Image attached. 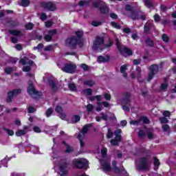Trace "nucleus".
<instances>
[{
  "instance_id": "obj_1",
  "label": "nucleus",
  "mask_w": 176,
  "mask_h": 176,
  "mask_svg": "<svg viewBox=\"0 0 176 176\" xmlns=\"http://www.w3.org/2000/svg\"><path fill=\"white\" fill-rule=\"evenodd\" d=\"M116 49L118 50V52H119L120 54H121V56H124V53H125V54H126L129 56H133V50H131V49H130L129 47H124L122 48V43H120V41H119L118 38H116Z\"/></svg>"
},
{
  "instance_id": "obj_2",
  "label": "nucleus",
  "mask_w": 176,
  "mask_h": 176,
  "mask_svg": "<svg viewBox=\"0 0 176 176\" xmlns=\"http://www.w3.org/2000/svg\"><path fill=\"white\" fill-rule=\"evenodd\" d=\"M65 45L72 50H75L78 45H80V40L76 38L75 36H70L65 41Z\"/></svg>"
},
{
  "instance_id": "obj_3",
  "label": "nucleus",
  "mask_w": 176,
  "mask_h": 176,
  "mask_svg": "<svg viewBox=\"0 0 176 176\" xmlns=\"http://www.w3.org/2000/svg\"><path fill=\"white\" fill-rule=\"evenodd\" d=\"M104 43H105V39H104V37L96 36L92 45L93 50L94 52L102 50V47H101L104 45Z\"/></svg>"
},
{
  "instance_id": "obj_4",
  "label": "nucleus",
  "mask_w": 176,
  "mask_h": 176,
  "mask_svg": "<svg viewBox=\"0 0 176 176\" xmlns=\"http://www.w3.org/2000/svg\"><path fill=\"white\" fill-rule=\"evenodd\" d=\"M151 159V155H146V157H142L140 159L138 168L139 170H148L149 162L148 160Z\"/></svg>"
},
{
  "instance_id": "obj_5",
  "label": "nucleus",
  "mask_w": 176,
  "mask_h": 176,
  "mask_svg": "<svg viewBox=\"0 0 176 176\" xmlns=\"http://www.w3.org/2000/svg\"><path fill=\"white\" fill-rule=\"evenodd\" d=\"M27 93L29 94L30 96H32L34 94V96H38V97H41L42 92L36 90L35 89V85H34V83L32 81L28 82V86L27 87Z\"/></svg>"
},
{
  "instance_id": "obj_6",
  "label": "nucleus",
  "mask_w": 176,
  "mask_h": 176,
  "mask_svg": "<svg viewBox=\"0 0 176 176\" xmlns=\"http://www.w3.org/2000/svg\"><path fill=\"white\" fill-rule=\"evenodd\" d=\"M19 94H21V89H14L8 92L7 94V99L6 102L8 104H10L12 101H13L14 97H17Z\"/></svg>"
},
{
  "instance_id": "obj_7",
  "label": "nucleus",
  "mask_w": 176,
  "mask_h": 176,
  "mask_svg": "<svg viewBox=\"0 0 176 176\" xmlns=\"http://www.w3.org/2000/svg\"><path fill=\"white\" fill-rule=\"evenodd\" d=\"M41 7L49 12H54L57 10V6L53 1H43L41 3Z\"/></svg>"
},
{
  "instance_id": "obj_8",
  "label": "nucleus",
  "mask_w": 176,
  "mask_h": 176,
  "mask_svg": "<svg viewBox=\"0 0 176 176\" xmlns=\"http://www.w3.org/2000/svg\"><path fill=\"white\" fill-rule=\"evenodd\" d=\"M131 19L132 20H142V21H145L146 20V15L142 14V12L141 11L134 10L131 12Z\"/></svg>"
},
{
  "instance_id": "obj_9",
  "label": "nucleus",
  "mask_w": 176,
  "mask_h": 176,
  "mask_svg": "<svg viewBox=\"0 0 176 176\" xmlns=\"http://www.w3.org/2000/svg\"><path fill=\"white\" fill-rule=\"evenodd\" d=\"M69 162H62L59 166L60 176H68V172L69 171Z\"/></svg>"
},
{
  "instance_id": "obj_10",
  "label": "nucleus",
  "mask_w": 176,
  "mask_h": 176,
  "mask_svg": "<svg viewBox=\"0 0 176 176\" xmlns=\"http://www.w3.org/2000/svg\"><path fill=\"white\" fill-rule=\"evenodd\" d=\"M61 69L66 74H74L76 71V65L72 63H65L64 67Z\"/></svg>"
},
{
  "instance_id": "obj_11",
  "label": "nucleus",
  "mask_w": 176,
  "mask_h": 176,
  "mask_svg": "<svg viewBox=\"0 0 176 176\" xmlns=\"http://www.w3.org/2000/svg\"><path fill=\"white\" fill-rule=\"evenodd\" d=\"M100 166L103 171L109 173L112 168L111 167V160L108 158L100 160Z\"/></svg>"
},
{
  "instance_id": "obj_12",
  "label": "nucleus",
  "mask_w": 176,
  "mask_h": 176,
  "mask_svg": "<svg viewBox=\"0 0 176 176\" xmlns=\"http://www.w3.org/2000/svg\"><path fill=\"white\" fill-rule=\"evenodd\" d=\"M148 69H150V72L148 74V80H152L155 75L159 72V65L153 64L148 67Z\"/></svg>"
},
{
  "instance_id": "obj_13",
  "label": "nucleus",
  "mask_w": 176,
  "mask_h": 176,
  "mask_svg": "<svg viewBox=\"0 0 176 176\" xmlns=\"http://www.w3.org/2000/svg\"><path fill=\"white\" fill-rule=\"evenodd\" d=\"M72 163L73 166L79 170H82V168H85L87 166V161L86 160H74Z\"/></svg>"
},
{
  "instance_id": "obj_14",
  "label": "nucleus",
  "mask_w": 176,
  "mask_h": 176,
  "mask_svg": "<svg viewBox=\"0 0 176 176\" xmlns=\"http://www.w3.org/2000/svg\"><path fill=\"white\" fill-rule=\"evenodd\" d=\"M8 32L10 35H13V37H11L12 43H17L19 42V40H17L16 36H23L21 31L18 30H8Z\"/></svg>"
},
{
  "instance_id": "obj_15",
  "label": "nucleus",
  "mask_w": 176,
  "mask_h": 176,
  "mask_svg": "<svg viewBox=\"0 0 176 176\" xmlns=\"http://www.w3.org/2000/svg\"><path fill=\"white\" fill-rule=\"evenodd\" d=\"M122 96H124V98L122 100V104L128 105V104L131 102V94H130V92H125L122 94Z\"/></svg>"
},
{
  "instance_id": "obj_16",
  "label": "nucleus",
  "mask_w": 176,
  "mask_h": 176,
  "mask_svg": "<svg viewBox=\"0 0 176 176\" xmlns=\"http://www.w3.org/2000/svg\"><path fill=\"white\" fill-rule=\"evenodd\" d=\"M118 162L116 160H113L112 162V166H113V170H114V172L116 173L117 174H120L121 173H123L124 171V167H122V168L118 167L117 166Z\"/></svg>"
},
{
  "instance_id": "obj_17",
  "label": "nucleus",
  "mask_w": 176,
  "mask_h": 176,
  "mask_svg": "<svg viewBox=\"0 0 176 176\" xmlns=\"http://www.w3.org/2000/svg\"><path fill=\"white\" fill-rule=\"evenodd\" d=\"M48 85L51 88L52 91H53V93H56L57 90H58V87H57V84H56V82L54 80H49Z\"/></svg>"
},
{
  "instance_id": "obj_18",
  "label": "nucleus",
  "mask_w": 176,
  "mask_h": 176,
  "mask_svg": "<svg viewBox=\"0 0 176 176\" xmlns=\"http://www.w3.org/2000/svg\"><path fill=\"white\" fill-rule=\"evenodd\" d=\"M122 129H118L114 131V135L116 138H114L117 141L122 142Z\"/></svg>"
},
{
  "instance_id": "obj_19",
  "label": "nucleus",
  "mask_w": 176,
  "mask_h": 176,
  "mask_svg": "<svg viewBox=\"0 0 176 176\" xmlns=\"http://www.w3.org/2000/svg\"><path fill=\"white\" fill-rule=\"evenodd\" d=\"M110 58L109 55H105V56L100 55L98 56V63H108Z\"/></svg>"
},
{
  "instance_id": "obj_20",
  "label": "nucleus",
  "mask_w": 176,
  "mask_h": 176,
  "mask_svg": "<svg viewBox=\"0 0 176 176\" xmlns=\"http://www.w3.org/2000/svg\"><path fill=\"white\" fill-rule=\"evenodd\" d=\"M90 127H93V124H87L84 125L80 131V133H82L83 135H85V134H87Z\"/></svg>"
},
{
  "instance_id": "obj_21",
  "label": "nucleus",
  "mask_w": 176,
  "mask_h": 176,
  "mask_svg": "<svg viewBox=\"0 0 176 176\" xmlns=\"http://www.w3.org/2000/svg\"><path fill=\"white\" fill-rule=\"evenodd\" d=\"M100 12L102 14H108L109 13V8L107 5H102L99 8Z\"/></svg>"
},
{
  "instance_id": "obj_22",
  "label": "nucleus",
  "mask_w": 176,
  "mask_h": 176,
  "mask_svg": "<svg viewBox=\"0 0 176 176\" xmlns=\"http://www.w3.org/2000/svg\"><path fill=\"white\" fill-rule=\"evenodd\" d=\"M144 42L146 45V46H148V47H155V42H153V40H152L151 38V37H148L147 38H146Z\"/></svg>"
},
{
  "instance_id": "obj_23",
  "label": "nucleus",
  "mask_w": 176,
  "mask_h": 176,
  "mask_svg": "<svg viewBox=\"0 0 176 176\" xmlns=\"http://www.w3.org/2000/svg\"><path fill=\"white\" fill-rule=\"evenodd\" d=\"M151 28H152V25L149 23H146L144 27V32L146 34V35L149 34Z\"/></svg>"
},
{
  "instance_id": "obj_24",
  "label": "nucleus",
  "mask_w": 176,
  "mask_h": 176,
  "mask_svg": "<svg viewBox=\"0 0 176 176\" xmlns=\"http://www.w3.org/2000/svg\"><path fill=\"white\" fill-rule=\"evenodd\" d=\"M140 122H142L144 124H149L151 123V120L146 116H141L140 118Z\"/></svg>"
},
{
  "instance_id": "obj_25",
  "label": "nucleus",
  "mask_w": 176,
  "mask_h": 176,
  "mask_svg": "<svg viewBox=\"0 0 176 176\" xmlns=\"http://www.w3.org/2000/svg\"><path fill=\"white\" fill-rule=\"evenodd\" d=\"M30 3H31L30 0H21L19 6H23V8H28V6H30Z\"/></svg>"
},
{
  "instance_id": "obj_26",
  "label": "nucleus",
  "mask_w": 176,
  "mask_h": 176,
  "mask_svg": "<svg viewBox=\"0 0 176 176\" xmlns=\"http://www.w3.org/2000/svg\"><path fill=\"white\" fill-rule=\"evenodd\" d=\"M84 85L85 86H89V87H93V86L96 85V82L94 80H89L85 81Z\"/></svg>"
},
{
  "instance_id": "obj_27",
  "label": "nucleus",
  "mask_w": 176,
  "mask_h": 176,
  "mask_svg": "<svg viewBox=\"0 0 176 176\" xmlns=\"http://www.w3.org/2000/svg\"><path fill=\"white\" fill-rule=\"evenodd\" d=\"M25 28L28 31H31V30H34V23L29 22V23L25 24Z\"/></svg>"
},
{
  "instance_id": "obj_28",
  "label": "nucleus",
  "mask_w": 176,
  "mask_h": 176,
  "mask_svg": "<svg viewBox=\"0 0 176 176\" xmlns=\"http://www.w3.org/2000/svg\"><path fill=\"white\" fill-rule=\"evenodd\" d=\"M75 34H76V39H78L79 41H80V39L83 38V31L78 30L75 32Z\"/></svg>"
},
{
  "instance_id": "obj_29",
  "label": "nucleus",
  "mask_w": 176,
  "mask_h": 176,
  "mask_svg": "<svg viewBox=\"0 0 176 176\" xmlns=\"http://www.w3.org/2000/svg\"><path fill=\"white\" fill-rule=\"evenodd\" d=\"M53 112H54V110H53V108L50 107L49 109H47L45 112V116L47 118H50L52 115H53Z\"/></svg>"
},
{
  "instance_id": "obj_30",
  "label": "nucleus",
  "mask_w": 176,
  "mask_h": 176,
  "mask_svg": "<svg viewBox=\"0 0 176 176\" xmlns=\"http://www.w3.org/2000/svg\"><path fill=\"white\" fill-rule=\"evenodd\" d=\"M153 159L154 160V166L157 167V168H159L160 166V160H159L156 156H154Z\"/></svg>"
},
{
  "instance_id": "obj_31",
  "label": "nucleus",
  "mask_w": 176,
  "mask_h": 176,
  "mask_svg": "<svg viewBox=\"0 0 176 176\" xmlns=\"http://www.w3.org/2000/svg\"><path fill=\"white\" fill-rule=\"evenodd\" d=\"M55 112L58 114L63 113V112H64V109H63V107L56 105L55 107Z\"/></svg>"
},
{
  "instance_id": "obj_32",
  "label": "nucleus",
  "mask_w": 176,
  "mask_h": 176,
  "mask_svg": "<svg viewBox=\"0 0 176 176\" xmlns=\"http://www.w3.org/2000/svg\"><path fill=\"white\" fill-rule=\"evenodd\" d=\"M74 147H72L69 145H67L65 153H72L74 152Z\"/></svg>"
},
{
  "instance_id": "obj_33",
  "label": "nucleus",
  "mask_w": 176,
  "mask_h": 176,
  "mask_svg": "<svg viewBox=\"0 0 176 176\" xmlns=\"http://www.w3.org/2000/svg\"><path fill=\"white\" fill-rule=\"evenodd\" d=\"M16 137H21V135H25L27 134V131L25 130H19L15 133Z\"/></svg>"
},
{
  "instance_id": "obj_34",
  "label": "nucleus",
  "mask_w": 176,
  "mask_h": 176,
  "mask_svg": "<svg viewBox=\"0 0 176 176\" xmlns=\"http://www.w3.org/2000/svg\"><path fill=\"white\" fill-rule=\"evenodd\" d=\"M80 120V116H79L78 115H75L72 118V123H78V122H79Z\"/></svg>"
},
{
  "instance_id": "obj_35",
  "label": "nucleus",
  "mask_w": 176,
  "mask_h": 176,
  "mask_svg": "<svg viewBox=\"0 0 176 176\" xmlns=\"http://www.w3.org/2000/svg\"><path fill=\"white\" fill-rule=\"evenodd\" d=\"M119 140H117L116 139H111L110 140V144L111 145H112L113 146H119Z\"/></svg>"
},
{
  "instance_id": "obj_36",
  "label": "nucleus",
  "mask_w": 176,
  "mask_h": 176,
  "mask_svg": "<svg viewBox=\"0 0 176 176\" xmlns=\"http://www.w3.org/2000/svg\"><path fill=\"white\" fill-rule=\"evenodd\" d=\"M144 5L148 8H153V3L151 0H144Z\"/></svg>"
},
{
  "instance_id": "obj_37",
  "label": "nucleus",
  "mask_w": 176,
  "mask_h": 176,
  "mask_svg": "<svg viewBox=\"0 0 176 176\" xmlns=\"http://www.w3.org/2000/svg\"><path fill=\"white\" fill-rule=\"evenodd\" d=\"M89 3H90L86 0H80L78 3V5H79V6L83 7V6H85H85H89Z\"/></svg>"
},
{
  "instance_id": "obj_38",
  "label": "nucleus",
  "mask_w": 176,
  "mask_h": 176,
  "mask_svg": "<svg viewBox=\"0 0 176 176\" xmlns=\"http://www.w3.org/2000/svg\"><path fill=\"white\" fill-rule=\"evenodd\" d=\"M111 27H113V28H116V30H120V28H122V26H120V25L116 23V22H115V21H111Z\"/></svg>"
},
{
  "instance_id": "obj_39",
  "label": "nucleus",
  "mask_w": 176,
  "mask_h": 176,
  "mask_svg": "<svg viewBox=\"0 0 176 176\" xmlns=\"http://www.w3.org/2000/svg\"><path fill=\"white\" fill-rule=\"evenodd\" d=\"M57 34V30L56 29H53L51 30L48 31V34L53 38V36H54V35H56Z\"/></svg>"
},
{
  "instance_id": "obj_40",
  "label": "nucleus",
  "mask_w": 176,
  "mask_h": 176,
  "mask_svg": "<svg viewBox=\"0 0 176 176\" xmlns=\"http://www.w3.org/2000/svg\"><path fill=\"white\" fill-rule=\"evenodd\" d=\"M91 25H93V27H100V25H102V22L97 21H93L91 22Z\"/></svg>"
},
{
  "instance_id": "obj_41",
  "label": "nucleus",
  "mask_w": 176,
  "mask_h": 176,
  "mask_svg": "<svg viewBox=\"0 0 176 176\" xmlns=\"http://www.w3.org/2000/svg\"><path fill=\"white\" fill-rule=\"evenodd\" d=\"M138 135L140 138H145V137H146V133H145L144 131L140 130L138 133Z\"/></svg>"
},
{
  "instance_id": "obj_42",
  "label": "nucleus",
  "mask_w": 176,
  "mask_h": 176,
  "mask_svg": "<svg viewBox=\"0 0 176 176\" xmlns=\"http://www.w3.org/2000/svg\"><path fill=\"white\" fill-rule=\"evenodd\" d=\"M4 72L7 74V75H10L13 72V67H6L4 69Z\"/></svg>"
},
{
  "instance_id": "obj_43",
  "label": "nucleus",
  "mask_w": 176,
  "mask_h": 176,
  "mask_svg": "<svg viewBox=\"0 0 176 176\" xmlns=\"http://www.w3.org/2000/svg\"><path fill=\"white\" fill-rule=\"evenodd\" d=\"M125 10H126V12H131H131H133L134 8L129 4H126L125 6Z\"/></svg>"
},
{
  "instance_id": "obj_44",
  "label": "nucleus",
  "mask_w": 176,
  "mask_h": 176,
  "mask_svg": "<svg viewBox=\"0 0 176 176\" xmlns=\"http://www.w3.org/2000/svg\"><path fill=\"white\" fill-rule=\"evenodd\" d=\"M68 87L72 91H75V90H76V85L74 83H69L68 85Z\"/></svg>"
},
{
  "instance_id": "obj_45",
  "label": "nucleus",
  "mask_w": 176,
  "mask_h": 176,
  "mask_svg": "<svg viewBox=\"0 0 176 176\" xmlns=\"http://www.w3.org/2000/svg\"><path fill=\"white\" fill-rule=\"evenodd\" d=\"M160 122L162 124H166V123H168L169 121H168V119H167V118H166V117H161V118H160Z\"/></svg>"
},
{
  "instance_id": "obj_46",
  "label": "nucleus",
  "mask_w": 176,
  "mask_h": 176,
  "mask_svg": "<svg viewBox=\"0 0 176 176\" xmlns=\"http://www.w3.org/2000/svg\"><path fill=\"white\" fill-rule=\"evenodd\" d=\"M146 135H147L148 140H153L155 137V135L153 134V133L151 132L150 131H147Z\"/></svg>"
},
{
  "instance_id": "obj_47",
  "label": "nucleus",
  "mask_w": 176,
  "mask_h": 176,
  "mask_svg": "<svg viewBox=\"0 0 176 176\" xmlns=\"http://www.w3.org/2000/svg\"><path fill=\"white\" fill-rule=\"evenodd\" d=\"M84 93L87 94V96H92L93 95V89L88 88L84 90Z\"/></svg>"
},
{
  "instance_id": "obj_48",
  "label": "nucleus",
  "mask_w": 176,
  "mask_h": 176,
  "mask_svg": "<svg viewBox=\"0 0 176 176\" xmlns=\"http://www.w3.org/2000/svg\"><path fill=\"white\" fill-rule=\"evenodd\" d=\"M53 39V37L50 36V34H45L44 36V40L45 42H51V41Z\"/></svg>"
},
{
  "instance_id": "obj_49",
  "label": "nucleus",
  "mask_w": 176,
  "mask_h": 176,
  "mask_svg": "<svg viewBox=\"0 0 176 176\" xmlns=\"http://www.w3.org/2000/svg\"><path fill=\"white\" fill-rule=\"evenodd\" d=\"M113 137V132H112V130L111 129H109L107 130V138H112Z\"/></svg>"
},
{
  "instance_id": "obj_50",
  "label": "nucleus",
  "mask_w": 176,
  "mask_h": 176,
  "mask_svg": "<svg viewBox=\"0 0 176 176\" xmlns=\"http://www.w3.org/2000/svg\"><path fill=\"white\" fill-rule=\"evenodd\" d=\"M162 41L164 42H166V43L170 41V38H168V36H167V34H162Z\"/></svg>"
},
{
  "instance_id": "obj_51",
  "label": "nucleus",
  "mask_w": 176,
  "mask_h": 176,
  "mask_svg": "<svg viewBox=\"0 0 176 176\" xmlns=\"http://www.w3.org/2000/svg\"><path fill=\"white\" fill-rule=\"evenodd\" d=\"M40 19L42 21H45V20H47V15L46 13L43 12L41 14Z\"/></svg>"
},
{
  "instance_id": "obj_52",
  "label": "nucleus",
  "mask_w": 176,
  "mask_h": 176,
  "mask_svg": "<svg viewBox=\"0 0 176 176\" xmlns=\"http://www.w3.org/2000/svg\"><path fill=\"white\" fill-rule=\"evenodd\" d=\"M4 130H5V131H6V133L8 135H10V136L14 135V131H13V130L6 129V128H5Z\"/></svg>"
},
{
  "instance_id": "obj_53",
  "label": "nucleus",
  "mask_w": 176,
  "mask_h": 176,
  "mask_svg": "<svg viewBox=\"0 0 176 176\" xmlns=\"http://www.w3.org/2000/svg\"><path fill=\"white\" fill-rule=\"evenodd\" d=\"M142 61V58H139V59H134L133 60V65H140V64H141V62Z\"/></svg>"
},
{
  "instance_id": "obj_54",
  "label": "nucleus",
  "mask_w": 176,
  "mask_h": 176,
  "mask_svg": "<svg viewBox=\"0 0 176 176\" xmlns=\"http://www.w3.org/2000/svg\"><path fill=\"white\" fill-rule=\"evenodd\" d=\"M101 153H102V157H105V156H107V154L108 153V149H107V148H103L101 150Z\"/></svg>"
},
{
  "instance_id": "obj_55",
  "label": "nucleus",
  "mask_w": 176,
  "mask_h": 176,
  "mask_svg": "<svg viewBox=\"0 0 176 176\" xmlns=\"http://www.w3.org/2000/svg\"><path fill=\"white\" fill-rule=\"evenodd\" d=\"M140 122H141V120H131L130 121V124H133V126H138L140 124Z\"/></svg>"
},
{
  "instance_id": "obj_56",
  "label": "nucleus",
  "mask_w": 176,
  "mask_h": 176,
  "mask_svg": "<svg viewBox=\"0 0 176 176\" xmlns=\"http://www.w3.org/2000/svg\"><path fill=\"white\" fill-rule=\"evenodd\" d=\"M137 78H141V67L138 66L136 67Z\"/></svg>"
},
{
  "instance_id": "obj_57",
  "label": "nucleus",
  "mask_w": 176,
  "mask_h": 176,
  "mask_svg": "<svg viewBox=\"0 0 176 176\" xmlns=\"http://www.w3.org/2000/svg\"><path fill=\"white\" fill-rule=\"evenodd\" d=\"M163 131L166 132V131H168V130H170V125L166 124H164L162 125V127Z\"/></svg>"
},
{
  "instance_id": "obj_58",
  "label": "nucleus",
  "mask_w": 176,
  "mask_h": 176,
  "mask_svg": "<svg viewBox=\"0 0 176 176\" xmlns=\"http://www.w3.org/2000/svg\"><path fill=\"white\" fill-rule=\"evenodd\" d=\"M41 49H43V45L42 43H38L36 47H33V50H41Z\"/></svg>"
},
{
  "instance_id": "obj_59",
  "label": "nucleus",
  "mask_w": 176,
  "mask_h": 176,
  "mask_svg": "<svg viewBox=\"0 0 176 176\" xmlns=\"http://www.w3.org/2000/svg\"><path fill=\"white\" fill-rule=\"evenodd\" d=\"M97 112H100V111H102V102H98V107L96 108Z\"/></svg>"
},
{
  "instance_id": "obj_60",
  "label": "nucleus",
  "mask_w": 176,
  "mask_h": 176,
  "mask_svg": "<svg viewBox=\"0 0 176 176\" xmlns=\"http://www.w3.org/2000/svg\"><path fill=\"white\" fill-rule=\"evenodd\" d=\"M94 108V106L92 104H89L87 106V111L88 112H91V111H93Z\"/></svg>"
},
{
  "instance_id": "obj_61",
  "label": "nucleus",
  "mask_w": 176,
  "mask_h": 176,
  "mask_svg": "<svg viewBox=\"0 0 176 176\" xmlns=\"http://www.w3.org/2000/svg\"><path fill=\"white\" fill-rule=\"evenodd\" d=\"M122 32H124V34H131V29H130V28H124L122 29Z\"/></svg>"
},
{
  "instance_id": "obj_62",
  "label": "nucleus",
  "mask_w": 176,
  "mask_h": 176,
  "mask_svg": "<svg viewBox=\"0 0 176 176\" xmlns=\"http://www.w3.org/2000/svg\"><path fill=\"white\" fill-rule=\"evenodd\" d=\"M28 112L29 113H34L35 112V107L30 106L28 108Z\"/></svg>"
},
{
  "instance_id": "obj_63",
  "label": "nucleus",
  "mask_w": 176,
  "mask_h": 176,
  "mask_svg": "<svg viewBox=\"0 0 176 176\" xmlns=\"http://www.w3.org/2000/svg\"><path fill=\"white\" fill-rule=\"evenodd\" d=\"M22 69L23 72H30L31 71V66H24Z\"/></svg>"
},
{
  "instance_id": "obj_64",
  "label": "nucleus",
  "mask_w": 176,
  "mask_h": 176,
  "mask_svg": "<svg viewBox=\"0 0 176 176\" xmlns=\"http://www.w3.org/2000/svg\"><path fill=\"white\" fill-rule=\"evenodd\" d=\"M80 67L84 71H89V66L87 65L82 63Z\"/></svg>"
}]
</instances>
